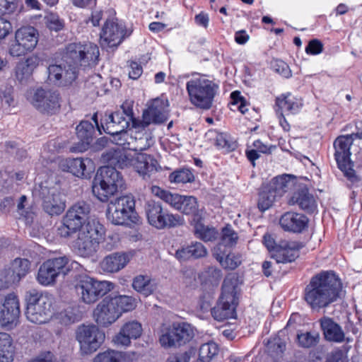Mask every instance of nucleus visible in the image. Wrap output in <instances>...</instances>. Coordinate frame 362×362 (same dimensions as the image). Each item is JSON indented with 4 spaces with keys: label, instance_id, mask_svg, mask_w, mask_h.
<instances>
[{
    "label": "nucleus",
    "instance_id": "obj_1",
    "mask_svg": "<svg viewBox=\"0 0 362 362\" xmlns=\"http://www.w3.org/2000/svg\"><path fill=\"white\" fill-rule=\"evenodd\" d=\"M139 153L124 147H117L106 151L102 156L103 162L111 166H103L98 170L92 185L93 194L98 200L106 202L124 185L121 174L115 169L132 167L134 168Z\"/></svg>",
    "mask_w": 362,
    "mask_h": 362
},
{
    "label": "nucleus",
    "instance_id": "obj_2",
    "mask_svg": "<svg viewBox=\"0 0 362 362\" xmlns=\"http://www.w3.org/2000/svg\"><path fill=\"white\" fill-rule=\"evenodd\" d=\"M342 284L332 271L314 276L305 289L304 299L313 310L328 307L339 297Z\"/></svg>",
    "mask_w": 362,
    "mask_h": 362
},
{
    "label": "nucleus",
    "instance_id": "obj_3",
    "mask_svg": "<svg viewBox=\"0 0 362 362\" xmlns=\"http://www.w3.org/2000/svg\"><path fill=\"white\" fill-rule=\"evenodd\" d=\"M334 158L339 168L344 173L352 185L361 182L352 168L350 156L354 154L356 159L362 161V149L358 150L354 143L353 135H341L334 141Z\"/></svg>",
    "mask_w": 362,
    "mask_h": 362
},
{
    "label": "nucleus",
    "instance_id": "obj_4",
    "mask_svg": "<svg viewBox=\"0 0 362 362\" xmlns=\"http://www.w3.org/2000/svg\"><path fill=\"white\" fill-rule=\"evenodd\" d=\"M105 228L97 219H91L78 231L77 238L73 241L74 250L81 257H90L98 250L104 239Z\"/></svg>",
    "mask_w": 362,
    "mask_h": 362
},
{
    "label": "nucleus",
    "instance_id": "obj_5",
    "mask_svg": "<svg viewBox=\"0 0 362 362\" xmlns=\"http://www.w3.org/2000/svg\"><path fill=\"white\" fill-rule=\"evenodd\" d=\"M26 317L35 324L47 322L52 316V300L47 295L36 289H30L25 293Z\"/></svg>",
    "mask_w": 362,
    "mask_h": 362
},
{
    "label": "nucleus",
    "instance_id": "obj_6",
    "mask_svg": "<svg viewBox=\"0 0 362 362\" xmlns=\"http://www.w3.org/2000/svg\"><path fill=\"white\" fill-rule=\"evenodd\" d=\"M186 89L192 105L203 110H209L212 106L218 86L211 80L199 77L188 81Z\"/></svg>",
    "mask_w": 362,
    "mask_h": 362
},
{
    "label": "nucleus",
    "instance_id": "obj_7",
    "mask_svg": "<svg viewBox=\"0 0 362 362\" xmlns=\"http://www.w3.org/2000/svg\"><path fill=\"white\" fill-rule=\"evenodd\" d=\"M81 302L90 305L114 288V284L108 281H98L88 275L79 276L74 286Z\"/></svg>",
    "mask_w": 362,
    "mask_h": 362
},
{
    "label": "nucleus",
    "instance_id": "obj_8",
    "mask_svg": "<svg viewBox=\"0 0 362 362\" xmlns=\"http://www.w3.org/2000/svg\"><path fill=\"white\" fill-rule=\"evenodd\" d=\"M89 213L90 206L87 203L80 202L74 204L67 210L60 226L57 227V235L63 238L71 237L90 220Z\"/></svg>",
    "mask_w": 362,
    "mask_h": 362
},
{
    "label": "nucleus",
    "instance_id": "obj_9",
    "mask_svg": "<svg viewBox=\"0 0 362 362\" xmlns=\"http://www.w3.org/2000/svg\"><path fill=\"white\" fill-rule=\"evenodd\" d=\"M238 291L235 280L227 277L222 285V293L218 302L211 309L213 317L218 321L233 318L238 304Z\"/></svg>",
    "mask_w": 362,
    "mask_h": 362
},
{
    "label": "nucleus",
    "instance_id": "obj_10",
    "mask_svg": "<svg viewBox=\"0 0 362 362\" xmlns=\"http://www.w3.org/2000/svg\"><path fill=\"white\" fill-rule=\"evenodd\" d=\"M99 54L98 46L92 42H73L66 47L62 59L78 69V65L86 67L96 64Z\"/></svg>",
    "mask_w": 362,
    "mask_h": 362
},
{
    "label": "nucleus",
    "instance_id": "obj_11",
    "mask_svg": "<svg viewBox=\"0 0 362 362\" xmlns=\"http://www.w3.org/2000/svg\"><path fill=\"white\" fill-rule=\"evenodd\" d=\"M151 193L173 209L185 215L199 216V205L197 199L193 196L181 195L163 189L158 186H152Z\"/></svg>",
    "mask_w": 362,
    "mask_h": 362
},
{
    "label": "nucleus",
    "instance_id": "obj_12",
    "mask_svg": "<svg viewBox=\"0 0 362 362\" xmlns=\"http://www.w3.org/2000/svg\"><path fill=\"white\" fill-rule=\"evenodd\" d=\"M135 202L133 197L122 196L111 200L106 211L107 219L114 225L127 224L128 221L136 223L137 216L134 211Z\"/></svg>",
    "mask_w": 362,
    "mask_h": 362
},
{
    "label": "nucleus",
    "instance_id": "obj_13",
    "mask_svg": "<svg viewBox=\"0 0 362 362\" xmlns=\"http://www.w3.org/2000/svg\"><path fill=\"white\" fill-rule=\"evenodd\" d=\"M144 211L148 223L158 229L173 228L184 223L181 216L164 211L161 204L154 200L145 203Z\"/></svg>",
    "mask_w": 362,
    "mask_h": 362
},
{
    "label": "nucleus",
    "instance_id": "obj_14",
    "mask_svg": "<svg viewBox=\"0 0 362 362\" xmlns=\"http://www.w3.org/2000/svg\"><path fill=\"white\" fill-rule=\"evenodd\" d=\"M105 338V332L94 325L79 326L76 332L80 350L86 355L96 351L104 342Z\"/></svg>",
    "mask_w": 362,
    "mask_h": 362
},
{
    "label": "nucleus",
    "instance_id": "obj_15",
    "mask_svg": "<svg viewBox=\"0 0 362 362\" xmlns=\"http://www.w3.org/2000/svg\"><path fill=\"white\" fill-rule=\"evenodd\" d=\"M29 101L37 110L43 114H55L61 107L59 93L42 88L34 90Z\"/></svg>",
    "mask_w": 362,
    "mask_h": 362
},
{
    "label": "nucleus",
    "instance_id": "obj_16",
    "mask_svg": "<svg viewBox=\"0 0 362 362\" xmlns=\"http://www.w3.org/2000/svg\"><path fill=\"white\" fill-rule=\"evenodd\" d=\"M38 42L37 30L32 26L23 27L16 32L15 40L11 44L9 53L21 57L32 51Z\"/></svg>",
    "mask_w": 362,
    "mask_h": 362
},
{
    "label": "nucleus",
    "instance_id": "obj_17",
    "mask_svg": "<svg viewBox=\"0 0 362 362\" xmlns=\"http://www.w3.org/2000/svg\"><path fill=\"white\" fill-rule=\"evenodd\" d=\"M288 187L286 178L279 176L273 178L272 181L262 186L259 193L257 206L260 211L269 209L276 201L277 197L284 193Z\"/></svg>",
    "mask_w": 362,
    "mask_h": 362
},
{
    "label": "nucleus",
    "instance_id": "obj_18",
    "mask_svg": "<svg viewBox=\"0 0 362 362\" xmlns=\"http://www.w3.org/2000/svg\"><path fill=\"white\" fill-rule=\"evenodd\" d=\"M69 262L66 257H59L47 260L40 267L37 280L42 286H49L55 283L60 274L65 275L67 272L66 268Z\"/></svg>",
    "mask_w": 362,
    "mask_h": 362
},
{
    "label": "nucleus",
    "instance_id": "obj_19",
    "mask_svg": "<svg viewBox=\"0 0 362 362\" xmlns=\"http://www.w3.org/2000/svg\"><path fill=\"white\" fill-rule=\"evenodd\" d=\"M47 79L50 83L57 86H66L76 80L78 69H76V66L62 59L59 63L50 64L47 67Z\"/></svg>",
    "mask_w": 362,
    "mask_h": 362
},
{
    "label": "nucleus",
    "instance_id": "obj_20",
    "mask_svg": "<svg viewBox=\"0 0 362 362\" xmlns=\"http://www.w3.org/2000/svg\"><path fill=\"white\" fill-rule=\"evenodd\" d=\"M40 197L42 200V208L49 215L57 216L64 211L65 200L59 186H41Z\"/></svg>",
    "mask_w": 362,
    "mask_h": 362
},
{
    "label": "nucleus",
    "instance_id": "obj_21",
    "mask_svg": "<svg viewBox=\"0 0 362 362\" xmlns=\"http://www.w3.org/2000/svg\"><path fill=\"white\" fill-rule=\"evenodd\" d=\"M166 104L163 100L156 98L153 100L148 108L142 115V119L140 120V128H145L151 124H161L167 120Z\"/></svg>",
    "mask_w": 362,
    "mask_h": 362
},
{
    "label": "nucleus",
    "instance_id": "obj_22",
    "mask_svg": "<svg viewBox=\"0 0 362 362\" xmlns=\"http://www.w3.org/2000/svg\"><path fill=\"white\" fill-rule=\"evenodd\" d=\"M124 30L114 20H107L100 34V45L103 47H116L122 41Z\"/></svg>",
    "mask_w": 362,
    "mask_h": 362
},
{
    "label": "nucleus",
    "instance_id": "obj_23",
    "mask_svg": "<svg viewBox=\"0 0 362 362\" xmlns=\"http://www.w3.org/2000/svg\"><path fill=\"white\" fill-rule=\"evenodd\" d=\"M119 317V313L116 310L110 296L103 298L93 311L95 321L103 327L110 325Z\"/></svg>",
    "mask_w": 362,
    "mask_h": 362
},
{
    "label": "nucleus",
    "instance_id": "obj_24",
    "mask_svg": "<svg viewBox=\"0 0 362 362\" xmlns=\"http://www.w3.org/2000/svg\"><path fill=\"white\" fill-rule=\"evenodd\" d=\"M20 313V304L17 296L14 293L8 294L0 310L1 325L6 327L16 323Z\"/></svg>",
    "mask_w": 362,
    "mask_h": 362
},
{
    "label": "nucleus",
    "instance_id": "obj_25",
    "mask_svg": "<svg viewBox=\"0 0 362 362\" xmlns=\"http://www.w3.org/2000/svg\"><path fill=\"white\" fill-rule=\"evenodd\" d=\"M142 326L136 320H132L124 323L119 332L112 338V342L117 346H127L131 344L132 339H136L142 334Z\"/></svg>",
    "mask_w": 362,
    "mask_h": 362
},
{
    "label": "nucleus",
    "instance_id": "obj_26",
    "mask_svg": "<svg viewBox=\"0 0 362 362\" xmlns=\"http://www.w3.org/2000/svg\"><path fill=\"white\" fill-rule=\"evenodd\" d=\"M59 166L62 171L71 173L78 177H82L94 170L93 161L88 158L62 159Z\"/></svg>",
    "mask_w": 362,
    "mask_h": 362
},
{
    "label": "nucleus",
    "instance_id": "obj_27",
    "mask_svg": "<svg viewBox=\"0 0 362 362\" xmlns=\"http://www.w3.org/2000/svg\"><path fill=\"white\" fill-rule=\"evenodd\" d=\"M134 169L144 180H148L153 177L161 168L153 156L139 153Z\"/></svg>",
    "mask_w": 362,
    "mask_h": 362
},
{
    "label": "nucleus",
    "instance_id": "obj_28",
    "mask_svg": "<svg viewBox=\"0 0 362 362\" xmlns=\"http://www.w3.org/2000/svg\"><path fill=\"white\" fill-rule=\"evenodd\" d=\"M289 205L297 204L299 208L308 214L317 211V202L315 197L310 193L305 186H300L288 200Z\"/></svg>",
    "mask_w": 362,
    "mask_h": 362
},
{
    "label": "nucleus",
    "instance_id": "obj_29",
    "mask_svg": "<svg viewBox=\"0 0 362 362\" xmlns=\"http://www.w3.org/2000/svg\"><path fill=\"white\" fill-rule=\"evenodd\" d=\"M320 327L325 339L329 342L342 343L349 342V338H346L342 327L331 317H323L320 320Z\"/></svg>",
    "mask_w": 362,
    "mask_h": 362
},
{
    "label": "nucleus",
    "instance_id": "obj_30",
    "mask_svg": "<svg viewBox=\"0 0 362 362\" xmlns=\"http://www.w3.org/2000/svg\"><path fill=\"white\" fill-rule=\"evenodd\" d=\"M308 217L305 215L288 211L281 216L279 224L286 231L301 233L308 227Z\"/></svg>",
    "mask_w": 362,
    "mask_h": 362
},
{
    "label": "nucleus",
    "instance_id": "obj_31",
    "mask_svg": "<svg viewBox=\"0 0 362 362\" xmlns=\"http://www.w3.org/2000/svg\"><path fill=\"white\" fill-rule=\"evenodd\" d=\"M76 135L80 141L70 148L72 153L83 152L88 149L89 145L93 141V134L95 132L94 127L88 121H81L76 127Z\"/></svg>",
    "mask_w": 362,
    "mask_h": 362
},
{
    "label": "nucleus",
    "instance_id": "obj_32",
    "mask_svg": "<svg viewBox=\"0 0 362 362\" xmlns=\"http://www.w3.org/2000/svg\"><path fill=\"white\" fill-rule=\"evenodd\" d=\"M122 114L113 112L108 115L105 125L102 124L104 132L110 135L121 134L124 139H127L128 134L126 129L130 127Z\"/></svg>",
    "mask_w": 362,
    "mask_h": 362
},
{
    "label": "nucleus",
    "instance_id": "obj_33",
    "mask_svg": "<svg viewBox=\"0 0 362 362\" xmlns=\"http://www.w3.org/2000/svg\"><path fill=\"white\" fill-rule=\"evenodd\" d=\"M131 255L125 252H115L105 257L100 262L101 269L108 273L117 272L129 262Z\"/></svg>",
    "mask_w": 362,
    "mask_h": 362
},
{
    "label": "nucleus",
    "instance_id": "obj_34",
    "mask_svg": "<svg viewBox=\"0 0 362 362\" xmlns=\"http://www.w3.org/2000/svg\"><path fill=\"white\" fill-rule=\"evenodd\" d=\"M276 105L279 108L278 111H280L281 115L283 116L284 112L287 114L298 112L303 107V100L300 98L287 93L276 98Z\"/></svg>",
    "mask_w": 362,
    "mask_h": 362
},
{
    "label": "nucleus",
    "instance_id": "obj_35",
    "mask_svg": "<svg viewBox=\"0 0 362 362\" xmlns=\"http://www.w3.org/2000/svg\"><path fill=\"white\" fill-rule=\"evenodd\" d=\"M153 144L152 137L146 132H136L134 136H130L129 140L126 143H119V145L125 146L129 151H145Z\"/></svg>",
    "mask_w": 362,
    "mask_h": 362
},
{
    "label": "nucleus",
    "instance_id": "obj_36",
    "mask_svg": "<svg viewBox=\"0 0 362 362\" xmlns=\"http://www.w3.org/2000/svg\"><path fill=\"white\" fill-rule=\"evenodd\" d=\"M298 257V250L287 242H281L272 253L277 263L291 262Z\"/></svg>",
    "mask_w": 362,
    "mask_h": 362
},
{
    "label": "nucleus",
    "instance_id": "obj_37",
    "mask_svg": "<svg viewBox=\"0 0 362 362\" xmlns=\"http://www.w3.org/2000/svg\"><path fill=\"white\" fill-rule=\"evenodd\" d=\"M207 255V250L199 242H192L189 245L176 251L175 256L180 260H187L190 258L198 259Z\"/></svg>",
    "mask_w": 362,
    "mask_h": 362
},
{
    "label": "nucleus",
    "instance_id": "obj_38",
    "mask_svg": "<svg viewBox=\"0 0 362 362\" xmlns=\"http://www.w3.org/2000/svg\"><path fill=\"white\" fill-rule=\"evenodd\" d=\"M134 354L108 350L98 354L93 362H132Z\"/></svg>",
    "mask_w": 362,
    "mask_h": 362
},
{
    "label": "nucleus",
    "instance_id": "obj_39",
    "mask_svg": "<svg viewBox=\"0 0 362 362\" xmlns=\"http://www.w3.org/2000/svg\"><path fill=\"white\" fill-rule=\"evenodd\" d=\"M207 139L214 142L215 146L227 152L234 150L236 148V144L226 133H221L215 130H210L206 134Z\"/></svg>",
    "mask_w": 362,
    "mask_h": 362
},
{
    "label": "nucleus",
    "instance_id": "obj_40",
    "mask_svg": "<svg viewBox=\"0 0 362 362\" xmlns=\"http://www.w3.org/2000/svg\"><path fill=\"white\" fill-rule=\"evenodd\" d=\"M30 265L31 263L28 259L16 258L7 269L16 283H18L30 272Z\"/></svg>",
    "mask_w": 362,
    "mask_h": 362
},
{
    "label": "nucleus",
    "instance_id": "obj_41",
    "mask_svg": "<svg viewBox=\"0 0 362 362\" xmlns=\"http://www.w3.org/2000/svg\"><path fill=\"white\" fill-rule=\"evenodd\" d=\"M175 322L170 325H163L161 329V334L159 342L164 348L180 346L177 332H175Z\"/></svg>",
    "mask_w": 362,
    "mask_h": 362
},
{
    "label": "nucleus",
    "instance_id": "obj_42",
    "mask_svg": "<svg viewBox=\"0 0 362 362\" xmlns=\"http://www.w3.org/2000/svg\"><path fill=\"white\" fill-rule=\"evenodd\" d=\"M14 346L11 337L5 332H0V362L13 361Z\"/></svg>",
    "mask_w": 362,
    "mask_h": 362
},
{
    "label": "nucleus",
    "instance_id": "obj_43",
    "mask_svg": "<svg viewBox=\"0 0 362 362\" xmlns=\"http://www.w3.org/2000/svg\"><path fill=\"white\" fill-rule=\"evenodd\" d=\"M132 286L134 290L145 296L151 295L156 289L155 284L147 275H138L134 277Z\"/></svg>",
    "mask_w": 362,
    "mask_h": 362
},
{
    "label": "nucleus",
    "instance_id": "obj_44",
    "mask_svg": "<svg viewBox=\"0 0 362 362\" xmlns=\"http://www.w3.org/2000/svg\"><path fill=\"white\" fill-rule=\"evenodd\" d=\"M111 300L116 310L119 313V316L123 313L132 311L136 307V300L132 296H117L111 297Z\"/></svg>",
    "mask_w": 362,
    "mask_h": 362
},
{
    "label": "nucleus",
    "instance_id": "obj_45",
    "mask_svg": "<svg viewBox=\"0 0 362 362\" xmlns=\"http://www.w3.org/2000/svg\"><path fill=\"white\" fill-rule=\"evenodd\" d=\"M194 232L197 238L204 242L215 240L218 234L215 228L205 226L199 221L195 223Z\"/></svg>",
    "mask_w": 362,
    "mask_h": 362
},
{
    "label": "nucleus",
    "instance_id": "obj_46",
    "mask_svg": "<svg viewBox=\"0 0 362 362\" xmlns=\"http://www.w3.org/2000/svg\"><path fill=\"white\" fill-rule=\"evenodd\" d=\"M216 259L223 268L233 270L241 264L243 257L239 253L230 252L226 257L220 254H216Z\"/></svg>",
    "mask_w": 362,
    "mask_h": 362
},
{
    "label": "nucleus",
    "instance_id": "obj_47",
    "mask_svg": "<svg viewBox=\"0 0 362 362\" xmlns=\"http://www.w3.org/2000/svg\"><path fill=\"white\" fill-rule=\"evenodd\" d=\"M177 339L180 346L189 341L194 337V330L190 325L186 322H175Z\"/></svg>",
    "mask_w": 362,
    "mask_h": 362
},
{
    "label": "nucleus",
    "instance_id": "obj_48",
    "mask_svg": "<svg viewBox=\"0 0 362 362\" xmlns=\"http://www.w3.org/2000/svg\"><path fill=\"white\" fill-rule=\"evenodd\" d=\"M218 348L216 343L209 342L202 344L199 348V358L197 362H210L216 356Z\"/></svg>",
    "mask_w": 362,
    "mask_h": 362
},
{
    "label": "nucleus",
    "instance_id": "obj_49",
    "mask_svg": "<svg viewBox=\"0 0 362 362\" xmlns=\"http://www.w3.org/2000/svg\"><path fill=\"white\" fill-rule=\"evenodd\" d=\"M132 106V101H125L121 106L122 111H117L115 112L122 114V117H124L127 122H128L132 127L139 129L140 128V120H137L134 118Z\"/></svg>",
    "mask_w": 362,
    "mask_h": 362
},
{
    "label": "nucleus",
    "instance_id": "obj_50",
    "mask_svg": "<svg viewBox=\"0 0 362 362\" xmlns=\"http://www.w3.org/2000/svg\"><path fill=\"white\" fill-rule=\"evenodd\" d=\"M298 345L303 348H310L319 342L320 334L317 332H305L297 335Z\"/></svg>",
    "mask_w": 362,
    "mask_h": 362
},
{
    "label": "nucleus",
    "instance_id": "obj_51",
    "mask_svg": "<svg viewBox=\"0 0 362 362\" xmlns=\"http://www.w3.org/2000/svg\"><path fill=\"white\" fill-rule=\"evenodd\" d=\"M171 182L175 183H187L192 182L194 180L192 173L188 169H182L172 173L169 176Z\"/></svg>",
    "mask_w": 362,
    "mask_h": 362
},
{
    "label": "nucleus",
    "instance_id": "obj_52",
    "mask_svg": "<svg viewBox=\"0 0 362 362\" xmlns=\"http://www.w3.org/2000/svg\"><path fill=\"white\" fill-rule=\"evenodd\" d=\"M238 239V234L231 226H227L222 229L221 245L232 247L237 243Z\"/></svg>",
    "mask_w": 362,
    "mask_h": 362
},
{
    "label": "nucleus",
    "instance_id": "obj_53",
    "mask_svg": "<svg viewBox=\"0 0 362 362\" xmlns=\"http://www.w3.org/2000/svg\"><path fill=\"white\" fill-rule=\"evenodd\" d=\"M45 21L47 27L54 31H59L64 26V21L62 20L56 13H51L45 17Z\"/></svg>",
    "mask_w": 362,
    "mask_h": 362
},
{
    "label": "nucleus",
    "instance_id": "obj_54",
    "mask_svg": "<svg viewBox=\"0 0 362 362\" xmlns=\"http://www.w3.org/2000/svg\"><path fill=\"white\" fill-rule=\"evenodd\" d=\"M182 284L189 289L196 288L199 285L197 272L192 269H186L183 272Z\"/></svg>",
    "mask_w": 362,
    "mask_h": 362
},
{
    "label": "nucleus",
    "instance_id": "obj_55",
    "mask_svg": "<svg viewBox=\"0 0 362 362\" xmlns=\"http://www.w3.org/2000/svg\"><path fill=\"white\" fill-rule=\"evenodd\" d=\"M32 74L33 71L22 61L19 62L15 68L16 78L21 83L28 79Z\"/></svg>",
    "mask_w": 362,
    "mask_h": 362
},
{
    "label": "nucleus",
    "instance_id": "obj_56",
    "mask_svg": "<svg viewBox=\"0 0 362 362\" xmlns=\"http://www.w3.org/2000/svg\"><path fill=\"white\" fill-rule=\"evenodd\" d=\"M195 354L196 349L191 348L184 353L170 356L167 362H189Z\"/></svg>",
    "mask_w": 362,
    "mask_h": 362
},
{
    "label": "nucleus",
    "instance_id": "obj_57",
    "mask_svg": "<svg viewBox=\"0 0 362 362\" xmlns=\"http://www.w3.org/2000/svg\"><path fill=\"white\" fill-rule=\"evenodd\" d=\"M13 284L16 281L7 269L0 271V290L7 288Z\"/></svg>",
    "mask_w": 362,
    "mask_h": 362
},
{
    "label": "nucleus",
    "instance_id": "obj_58",
    "mask_svg": "<svg viewBox=\"0 0 362 362\" xmlns=\"http://www.w3.org/2000/svg\"><path fill=\"white\" fill-rule=\"evenodd\" d=\"M322 43L317 39L310 40L307 47H305L306 53L313 55L321 53L322 52Z\"/></svg>",
    "mask_w": 362,
    "mask_h": 362
},
{
    "label": "nucleus",
    "instance_id": "obj_59",
    "mask_svg": "<svg viewBox=\"0 0 362 362\" xmlns=\"http://www.w3.org/2000/svg\"><path fill=\"white\" fill-rule=\"evenodd\" d=\"M119 235L117 233H109L107 238L105 239V247L107 250H112L114 249L119 243Z\"/></svg>",
    "mask_w": 362,
    "mask_h": 362
},
{
    "label": "nucleus",
    "instance_id": "obj_60",
    "mask_svg": "<svg viewBox=\"0 0 362 362\" xmlns=\"http://www.w3.org/2000/svg\"><path fill=\"white\" fill-rule=\"evenodd\" d=\"M129 66L130 69L129 71V78L134 80L139 78L143 72L141 66L136 62H130Z\"/></svg>",
    "mask_w": 362,
    "mask_h": 362
},
{
    "label": "nucleus",
    "instance_id": "obj_61",
    "mask_svg": "<svg viewBox=\"0 0 362 362\" xmlns=\"http://www.w3.org/2000/svg\"><path fill=\"white\" fill-rule=\"evenodd\" d=\"M275 71L284 78L291 76V71L289 66L284 62H279L274 66Z\"/></svg>",
    "mask_w": 362,
    "mask_h": 362
},
{
    "label": "nucleus",
    "instance_id": "obj_62",
    "mask_svg": "<svg viewBox=\"0 0 362 362\" xmlns=\"http://www.w3.org/2000/svg\"><path fill=\"white\" fill-rule=\"evenodd\" d=\"M12 29L11 24L9 21L0 18V40L4 39Z\"/></svg>",
    "mask_w": 362,
    "mask_h": 362
},
{
    "label": "nucleus",
    "instance_id": "obj_63",
    "mask_svg": "<svg viewBox=\"0 0 362 362\" xmlns=\"http://www.w3.org/2000/svg\"><path fill=\"white\" fill-rule=\"evenodd\" d=\"M253 148L262 153H270L272 150L275 148L273 146H267L263 144L260 140H256L253 142Z\"/></svg>",
    "mask_w": 362,
    "mask_h": 362
},
{
    "label": "nucleus",
    "instance_id": "obj_64",
    "mask_svg": "<svg viewBox=\"0 0 362 362\" xmlns=\"http://www.w3.org/2000/svg\"><path fill=\"white\" fill-rule=\"evenodd\" d=\"M30 362H56V359L54 355L48 351L41 354L36 359Z\"/></svg>",
    "mask_w": 362,
    "mask_h": 362
}]
</instances>
